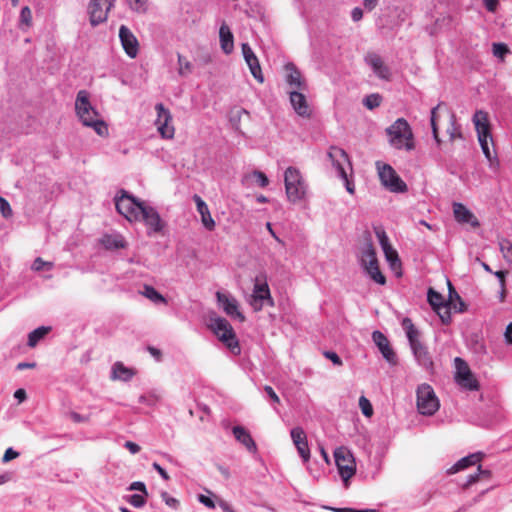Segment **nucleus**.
<instances>
[{"label": "nucleus", "instance_id": "1", "mask_svg": "<svg viewBox=\"0 0 512 512\" xmlns=\"http://www.w3.org/2000/svg\"><path fill=\"white\" fill-rule=\"evenodd\" d=\"M115 206L118 213L128 221H143L149 229L148 234L159 233L164 227L160 215L153 207L138 201L126 191H122L121 196L115 199Z\"/></svg>", "mask_w": 512, "mask_h": 512}, {"label": "nucleus", "instance_id": "2", "mask_svg": "<svg viewBox=\"0 0 512 512\" xmlns=\"http://www.w3.org/2000/svg\"><path fill=\"white\" fill-rule=\"evenodd\" d=\"M430 121L433 136L438 145L441 144V139L439 138V131L441 129L445 130L450 142L462 139V132L456 122V116L444 103H439L431 110Z\"/></svg>", "mask_w": 512, "mask_h": 512}, {"label": "nucleus", "instance_id": "3", "mask_svg": "<svg viewBox=\"0 0 512 512\" xmlns=\"http://www.w3.org/2000/svg\"><path fill=\"white\" fill-rule=\"evenodd\" d=\"M75 111L84 126L92 128L101 137L108 136V125L101 119L98 111L92 106L89 100V93L86 90H80L77 93Z\"/></svg>", "mask_w": 512, "mask_h": 512}, {"label": "nucleus", "instance_id": "4", "mask_svg": "<svg viewBox=\"0 0 512 512\" xmlns=\"http://www.w3.org/2000/svg\"><path fill=\"white\" fill-rule=\"evenodd\" d=\"M473 122L475 125V129L477 131L478 141L481 146V149L490 163L491 167H496L499 165V160L496 155H493L488 141L492 142V135L490 131V123L488 119V114L484 111H477L473 116Z\"/></svg>", "mask_w": 512, "mask_h": 512}, {"label": "nucleus", "instance_id": "5", "mask_svg": "<svg viewBox=\"0 0 512 512\" xmlns=\"http://www.w3.org/2000/svg\"><path fill=\"white\" fill-rule=\"evenodd\" d=\"M389 143L396 149L407 151L414 149L413 133L404 118H398L386 129Z\"/></svg>", "mask_w": 512, "mask_h": 512}, {"label": "nucleus", "instance_id": "6", "mask_svg": "<svg viewBox=\"0 0 512 512\" xmlns=\"http://www.w3.org/2000/svg\"><path fill=\"white\" fill-rule=\"evenodd\" d=\"M284 183L287 198L296 203L305 198L307 186L301 172L295 167H288L284 173Z\"/></svg>", "mask_w": 512, "mask_h": 512}, {"label": "nucleus", "instance_id": "7", "mask_svg": "<svg viewBox=\"0 0 512 512\" xmlns=\"http://www.w3.org/2000/svg\"><path fill=\"white\" fill-rule=\"evenodd\" d=\"M210 328L218 339L226 345L231 353L234 355L240 354L241 348L236 338V334L231 324L225 318H212Z\"/></svg>", "mask_w": 512, "mask_h": 512}, {"label": "nucleus", "instance_id": "8", "mask_svg": "<svg viewBox=\"0 0 512 512\" xmlns=\"http://www.w3.org/2000/svg\"><path fill=\"white\" fill-rule=\"evenodd\" d=\"M328 157L332 166L338 171L340 178L344 181L347 192L353 195L355 193V185L349 180L345 170V165L351 168L348 154L342 148L331 146L328 151Z\"/></svg>", "mask_w": 512, "mask_h": 512}, {"label": "nucleus", "instance_id": "9", "mask_svg": "<svg viewBox=\"0 0 512 512\" xmlns=\"http://www.w3.org/2000/svg\"><path fill=\"white\" fill-rule=\"evenodd\" d=\"M376 167L380 182L387 190L393 193H404L408 190L406 183L399 177L391 165L377 162Z\"/></svg>", "mask_w": 512, "mask_h": 512}, {"label": "nucleus", "instance_id": "10", "mask_svg": "<svg viewBox=\"0 0 512 512\" xmlns=\"http://www.w3.org/2000/svg\"><path fill=\"white\" fill-rule=\"evenodd\" d=\"M417 409L425 416L434 415L440 408V402L433 388L428 384H422L417 389Z\"/></svg>", "mask_w": 512, "mask_h": 512}, {"label": "nucleus", "instance_id": "11", "mask_svg": "<svg viewBox=\"0 0 512 512\" xmlns=\"http://www.w3.org/2000/svg\"><path fill=\"white\" fill-rule=\"evenodd\" d=\"M335 463L339 474L347 485L350 478L356 473V463L351 451L346 447H338L334 451Z\"/></svg>", "mask_w": 512, "mask_h": 512}, {"label": "nucleus", "instance_id": "12", "mask_svg": "<svg viewBox=\"0 0 512 512\" xmlns=\"http://www.w3.org/2000/svg\"><path fill=\"white\" fill-rule=\"evenodd\" d=\"M249 303L255 312L261 311L265 304L270 307L275 305L265 279L260 281L259 277H256Z\"/></svg>", "mask_w": 512, "mask_h": 512}, {"label": "nucleus", "instance_id": "13", "mask_svg": "<svg viewBox=\"0 0 512 512\" xmlns=\"http://www.w3.org/2000/svg\"><path fill=\"white\" fill-rule=\"evenodd\" d=\"M455 380L463 388L476 391L479 389V382L471 372L468 364L460 357H456L455 360Z\"/></svg>", "mask_w": 512, "mask_h": 512}, {"label": "nucleus", "instance_id": "14", "mask_svg": "<svg viewBox=\"0 0 512 512\" xmlns=\"http://www.w3.org/2000/svg\"><path fill=\"white\" fill-rule=\"evenodd\" d=\"M113 5L114 0H91L88 6L91 25L97 26L105 22Z\"/></svg>", "mask_w": 512, "mask_h": 512}, {"label": "nucleus", "instance_id": "15", "mask_svg": "<svg viewBox=\"0 0 512 512\" xmlns=\"http://www.w3.org/2000/svg\"><path fill=\"white\" fill-rule=\"evenodd\" d=\"M427 300L433 310L438 314L443 324H449L451 321L450 304L445 302L444 297L433 288H429Z\"/></svg>", "mask_w": 512, "mask_h": 512}, {"label": "nucleus", "instance_id": "16", "mask_svg": "<svg viewBox=\"0 0 512 512\" xmlns=\"http://www.w3.org/2000/svg\"><path fill=\"white\" fill-rule=\"evenodd\" d=\"M157 111L156 125L160 135L166 139H172L174 137L175 128L172 123V115L168 109L164 107L162 103H158L155 106Z\"/></svg>", "mask_w": 512, "mask_h": 512}, {"label": "nucleus", "instance_id": "17", "mask_svg": "<svg viewBox=\"0 0 512 512\" xmlns=\"http://www.w3.org/2000/svg\"><path fill=\"white\" fill-rule=\"evenodd\" d=\"M119 38L125 53L130 58H136L139 52V42L131 30L122 25L119 29Z\"/></svg>", "mask_w": 512, "mask_h": 512}, {"label": "nucleus", "instance_id": "18", "mask_svg": "<svg viewBox=\"0 0 512 512\" xmlns=\"http://www.w3.org/2000/svg\"><path fill=\"white\" fill-rule=\"evenodd\" d=\"M372 339L385 360L391 365H396L397 356L387 337L381 331L377 330L372 333Z\"/></svg>", "mask_w": 512, "mask_h": 512}, {"label": "nucleus", "instance_id": "19", "mask_svg": "<svg viewBox=\"0 0 512 512\" xmlns=\"http://www.w3.org/2000/svg\"><path fill=\"white\" fill-rule=\"evenodd\" d=\"M216 297L223 311L228 316L235 317L239 319L240 322L245 321V316L239 311L238 301L234 297L222 292H217Z\"/></svg>", "mask_w": 512, "mask_h": 512}, {"label": "nucleus", "instance_id": "20", "mask_svg": "<svg viewBox=\"0 0 512 512\" xmlns=\"http://www.w3.org/2000/svg\"><path fill=\"white\" fill-rule=\"evenodd\" d=\"M242 53L244 56V59L249 66L250 72L253 75V77L259 82H264V76L261 70V66L259 63V60L257 56L254 54L253 50L247 43L242 44Z\"/></svg>", "mask_w": 512, "mask_h": 512}, {"label": "nucleus", "instance_id": "21", "mask_svg": "<svg viewBox=\"0 0 512 512\" xmlns=\"http://www.w3.org/2000/svg\"><path fill=\"white\" fill-rule=\"evenodd\" d=\"M453 214L455 220L460 224H469L472 228H478L480 222L477 217L463 204H453Z\"/></svg>", "mask_w": 512, "mask_h": 512}, {"label": "nucleus", "instance_id": "22", "mask_svg": "<svg viewBox=\"0 0 512 512\" xmlns=\"http://www.w3.org/2000/svg\"><path fill=\"white\" fill-rule=\"evenodd\" d=\"M290 102L293 109L299 116L305 118H309L311 116V109L302 91L292 90L290 92Z\"/></svg>", "mask_w": 512, "mask_h": 512}, {"label": "nucleus", "instance_id": "23", "mask_svg": "<svg viewBox=\"0 0 512 512\" xmlns=\"http://www.w3.org/2000/svg\"><path fill=\"white\" fill-rule=\"evenodd\" d=\"M286 70V82L293 88V90L305 91L307 85L303 79L301 72L293 63L285 65Z\"/></svg>", "mask_w": 512, "mask_h": 512}, {"label": "nucleus", "instance_id": "24", "mask_svg": "<svg viewBox=\"0 0 512 512\" xmlns=\"http://www.w3.org/2000/svg\"><path fill=\"white\" fill-rule=\"evenodd\" d=\"M193 200L196 204L197 211L201 216L202 225L208 230L213 231L215 229L216 223L211 216L208 205L205 201L197 194L193 196Z\"/></svg>", "mask_w": 512, "mask_h": 512}, {"label": "nucleus", "instance_id": "25", "mask_svg": "<svg viewBox=\"0 0 512 512\" xmlns=\"http://www.w3.org/2000/svg\"><path fill=\"white\" fill-rule=\"evenodd\" d=\"M365 61L372 67L374 73L382 78L389 79L390 71L389 68L385 65L382 58L376 53H369L365 57Z\"/></svg>", "mask_w": 512, "mask_h": 512}, {"label": "nucleus", "instance_id": "26", "mask_svg": "<svg viewBox=\"0 0 512 512\" xmlns=\"http://www.w3.org/2000/svg\"><path fill=\"white\" fill-rule=\"evenodd\" d=\"M233 435L248 451L255 453L257 446L250 433L242 426L233 427Z\"/></svg>", "mask_w": 512, "mask_h": 512}, {"label": "nucleus", "instance_id": "27", "mask_svg": "<svg viewBox=\"0 0 512 512\" xmlns=\"http://www.w3.org/2000/svg\"><path fill=\"white\" fill-rule=\"evenodd\" d=\"M483 458V454L481 452L470 454L459 461H457L449 470V474L457 473L461 470H464L472 465L478 464L481 462Z\"/></svg>", "mask_w": 512, "mask_h": 512}, {"label": "nucleus", "instance_id": "28", "mask_svg": "<svg viewBox=\"0 0 512 512\" xmlns=\"http://www.w3.org/2000/svg\"><path fill=\"white\" fill-rule=\"evenodd\" d=\"M221 49L225 54H230L234 49V37L226 23H223L219 29Z\"/></svg>", "mask_w": 512, "mask_h": 512}, {"label": "nucleus", "instance_id": "29", "mask_svg": "<svg viewBox=\"0 0 512 512\" xmlns=\"http://www.w3.org/2000/svg\"><path fill=\"white\" fill-rule=\"evenodd\" d=\"M361 263L364 268H368L375 264H378L376 251L370 238H368L364 244L361 253Z\"/></svg>", "mask_w": 512, "mask_h": 512}, {"label": "nucleus", "instance_id": "30", "mask_svg": "<svg viewBox=\"0 0 512 512\" xmlns=\"http://www.w3.org/2000/svg\"><path fill=\"white\" fill-rule=\"evenodd\" d=\"M411 349L417 361L422 366L429 368L433 365V361L429 355L427 348L421 342L412 345Z\"/></svg>", "mask_w": 512, "mask_h": 512}, {"label": "nucleus", "instance_id": "31", "mask_svg": "<svg viewBox=\"0 0 512 512\" xmlns=\"http://www.w3.org/2000/svg\"><path fill=\"white\" fill-rule=\"evenodd\" d=\"M101 244L108 250L126 248L127 243L119 234H106L101 238Z\"/></svg>", "mask_w": 512, "mask_h": 512}, {"label": "nucleus", "instance_id": "32", "mask_svg": "<svg viewBox=\"0 0 512 512\" xmlns=\"http://www.w3.org/2000/svg\"><path fill=\"white\" fill-rule=\"evenodd\" d=\"M402 327L406 332L410 346L415 345L416 343L420 342V332L414 326V324L410 318L406 317L402 320Z\"/></svg>", "mask_w": 512, "mask_h": 512}, {"label": "nucleus", "instance_id": "33", "mask_svg": "<svg viewBox=\"0 0 512 512\" xmlns=\"http://www.w3.org/2000/svg\"><path fill=\"white\" fill-rule=\"evenodd\" d=\"M490 478L491 472L489 470L482 469L481 465H479L477 473L469 475L466 482L462 484V488L468 489L471 485L479 482L480 480H489Z\"/></svg>", "mask_w": 512, "mask_h": 512}, {"label": "nucleus", "instance_id": "34", "mask_svg": "<svg viewBox=\"0 0 512 512\" xmlns=\"http://www.w3.org/2000/svg\"><path fill=\"white\" fill-rule=\"evenodd\" d=\"M51 330V327L41 326L28 335V346L35 347Z\"/></svg>", "mask_w": 512, "mask_h": 512}, {"label": "nucleus", "instance_id": "35", "mask_svg": "<svg viewBox=\"0 0 512 512\" xmlns=\"http://www.w3.org/2000/svg\"><path fill=\"white\" fill-rule=\"evenodd\" d=\"M113 375L116 379L128 381L133 377L134 372L132 369L125 367L122 363L117 362L113 367Z\"/></svg>", "mask_w": 512, "mask_h": 512}, {"label": "nucleus", "instance_id": "36", "mask_svg": "<svg viewBox=\"0 0 512 512\" xmlns=\"http://www.w3.org/2000/svg\"><path fill=\"white\" fill-rule=\"evenodd\" d=\"M385 255L386 260L390 263L392 269L399 268L401 266V261L399 259L398 253L392 246H388L382 249Z\"/></svg>", "mask_w": 512, "mask_h": 512}, {"label": "nucleus", "instance_id": "37", "mask_svg": "<svg viewBox=\"0 0 512 512\" xmlns=\"http://www.w3.org/2000/svg\"><path fill=\"white\" fill-rule=\"evenodd\" d=\"M364 269L370 278L377 284L384 285L386 283V277L381 272L379 263Z\"/></svg>", "mask_w": 512, "mask_h": 512}, {"label": "nucleus", "instance_id": "38", "mask_svg": "<svg viewBox=\"0 0 512 512\" xmlns=\"http://www.w3.org/2000/svg\"><path fill=\"white\" fill-rule=\"evenodd\" d=\"M142 294L154 303H166L165 298L152 286L145 285Z\"/></svg>", "mask_w": 512, "mask_h": 512}, {"label": "nucleus", "instance_id": "39", "mask_svg": "<svg viewBox=\"0 0 512 512\" xmlns=\"http://www.w3.org/2000/svg\"><path fill=\"white\" fill-rule=\"evenodd\" d=\"M500 251L510 267H512V243L507 239L499 242Z\"/></svg>", "mask_w": 512, "mask_h": 512}, {"label": "nucleus", "instance_id": "40", "mask_svg": "<svg viewBox=\"0 0 512 512\" xmlns=\"http://www.w3.org/2000/svg\"><path fill=\"white\" fill-rule=\"evenodd\" d=\"M448 288H449V303L452 304L454 302V300H459V307H457V305L454 304V309L458 310L459 312H464L466 310V305L463 302V300L461 299V297L459 296V294L456 292V290L454 289L453 285L451 284V282L449 280H448Z\"/></svg>", "mask_w": 512, "mask_h": 512}, {"label": "nucleus", "instance_id": "41", "mask_svg": "<svg viewBox=\"0 0 512 512\" xmlns=\"http://www.w3.org/2000/svg\"><path fill=\"white\" fill-rule=\"evenodd\" d=\"M178 73L180 76H188L192 72V63L178 53Z\"/></svg>", "mask_w": 512, "mask_h": 512}, {"label": "nucleus", "instance_id": "42", "mask_svg": "<svg viewBox=\"0 0 512 512\" xmlns=\"http://www.w3.org/2000/svg\"><path fill=\"white\" fill-rule=\"evenodd\" d=\"M247 179H253L254 182L260 187H266L269 184V179L262 171H253L246 176Z\"/></svg>", "mask_w": 512, "mask_h": 512}, {"label": "nucleus", "instance_id": "43", "mask_svg": "<svg viewBox=\"0 0 512 512\" xmlns=\"http://www.w3.org/2000/svg\"><path fill=\"white\" fill-rule=\"evenodd\" d=\"M382 97L379 94H370L364 99V105L366 108L372 110L380 106Z\"/></svg>", "mask_w": 512, "mask_h": 512}, {"label": "nucleus", "instance_id": "44", "mask_svg": "<svg viewBox=\"0 0 512 512\" xmlns=\"http://www.w3.org/2000/svg\"><path fill=\"white\" fill-rule=\"evenodd\" d=\"M359 407L364 416L371 417L373 415L372 404L365 396L359 398Z\"/></svg>", "mask_w": 512, "mask_h": 512}, {"label": "nucleus", "instance_id": "45", "mask_svg": "<svg viewBox=\"0 0 512 512\" xmlns=\"http://www.w3.org/2000/svg\"><path fill=\"white\" fill-rule=\"evenodd\" d=\"M291 438L294 445L307 441L306 434L301 427H295L291 430Z\"/></svg>", "mask_w": 512, "mask_h": 512}, {"label": "nucleus", "instance_id": "46", "mask_svg": "<svg viewBox=\"0 0 512 512\" xmlns=\"http://www.w3.org/2000/svg\"><path fill=\"white\" fill-rule=\"evenodd\" d=\"M52 268H53L52 262L44 261L40 257L36 258L32 264V269L34 271H41L43 269L51 270Z\"/></svg>", "mask_w": 512, "mask_h": 512}, {"label": "nucleus", "instance_id": "47", "mask_svg": "<svg viewBox=\"0 0 512 512\" xmlns=\"http://www.w3.org/2000/svg\"><path fill=\"white\" fill-rule=\"evenodd\" d=\"M20 22L27 27H30L32 24V12L28 6H25L21 9L20 13Z\"/></svg>", "mask_w": 512, "mask_h": 512}, {"label": "nucleus", "instance_id": "48", "mask_svg": "<svg viewBox=\"0 0 512 512\" xmlns=\"http://www.w3.org/2000/svg\"><path fill=\"white\" fill-rule=\"evenodd\" d=\"M508 52H509V49L506 44H504V43H494L493 44L494 56L503 59Z\"/></svg>", "mask_w": 512, "mask_h": 512}, {"label": "nucleus", "instance_id": "49", "mask_svg": "<svg viewBox=\"0 0 512 512\" xmlns=\"http://www.w3.org/2000/svg\"><path fill=\"white\" fill-rule=\"evenodd\" d=\"M295 446H296V448L298 450V453L302 457L303 461L304 462H308L309 459H310V449H309V446H308V442L305 441V442H302V443L297 444Z\"/></svg>", "mask_w": 512, "mask_h": 512}, {"label": "nucleus", "instance_id": "50", "mask_svg": "<svg viewBox=\"0 0 512 512\" xmlns=\"http://www.w3.org/2000/svg\"><path fill=\"white\" fill-rule=\"evenodd\" d=\"M375 234L379 240V243H380L382 249L385 247L391 246V244L389 243V238H388L386 232L382 228H376Z\"/></svg>", "mask_w": 512, "mask_h": 512}, {"label": "nucleus", "instance_id": "51", "mask_svg": "<svg viewBox=\"0 0 512 512\" xmlns=\"http://www.w3.org/2000/svg\"><path fill=\"white\" fill-rule=\"evenodd\" d=\"M0 212L2 216L5 218H9L12 216V209L10 207V204L2 196H0Z\"/></svg>", "mask_w": 512, "mask_h": 512}, {"label": "nucleus", "instance_id": "52", "mask_svg": "<svg viewBox=\"0 0 512 512\" xmlns=\"http://www.w3.org/2000/svg\"><path fill=\"white\" fill-rule=\"evenodd\" d=\"M131 9L137 12H144L146 10V0H126Z\"/></svg>", "mask_w": 512, "mask_h": 512}, {"label": "nucleus", "instance_id": "53", "mask_svg": "<svg viewBox=\"0 0 512 512\" xmlns=\"http://www.w3.org/2000/svg\"><path fill=\"white\" fill-rule=\"evenodd\" d=\"M128 502L136 507V508H140L142 506L145 505L146 501H145V497L143 495H139V494H133L129 497L128 499Z\"/></svg>", "mask_w": 512, "mask_h": 512}, {"label": "nucleus", "instance_id": "54", "mask_svg": "<svg viewBox=\"0 0 512 512\" xmlns=\"http://www.w3.org/2000/svg\"><path fill=\"white\" fill-rule=\"evenodd\" d=\"M162 499L165 501V503L172 507L177 508L179 505V501L173 497H171L167 492L162 493Z\"/></svg>", "mask_w": 512, "mask_h": 512}, {"label": "nucleus", "instance_id": "55", "mask_svg": "<svg viewBox=\"0 0 512 512\" xmlns=\"http://www.w3.org/2000/svg\"><path fill=\"white\" fill-rule=\"evenodd\" d=\"M324 356L327 359L331 360L335 365H337V366H341L342 365L341 358L335 352L325 351L324 352Z\"/></svg>", "mask_w": 512, "mask_h": 512}, {"label": "nucleus", "instance_id": "56", "mask_svg": "<svg viewBox=\"0 0 512 512\" xmlns=\"http://www.w3.org/2000/svg\"><path fill=\"white\" fill-rule=\"evenodd\" d=\"M19 456V453L13 450L12 448H8L2 458L4 463L9 462Z\"/></svg>", "mask_w": 512, "mask_h": 512}, {"label": "nucleus", "instance_id": "57", "mask_svg": "<svg viewBox=\"0 0 512 512\" xmlns=\"http://www.w3.org/2000/svg\"><path fill=\"white\" fill-rule=\"evenodd\" d=\"M129 490H137V491L142 492L145 496L148 495V492H147L145 484L143 482H140V481L133 482L130 485Z\"/></svg>", "mask_w": 512, "mask_h": 512}, {"label": "nucleus", "instance_id": "58", "mask_svg": "<svg viewBox=\"0 0 512 512\" xmlns=\"http://www.w3.org/2000/svg\"><path fill=\"white\" fill-rule=\"evenodd\" d=\"M264 390L274 403L280 404V398L278 397V395L276 394V392L273 390V388L271 386L266 385L264 387Z\"/></svg>", "mask_w": 512, "mask_h": 512}, {"label": "nucleus", "instance_id": "59", "mask_svg": "<svg viewBox=\"0 0 512 512\" xmlns=\"http://www.w3.org/2000/svg\"><path fill=\"white\" fill-rule=\"evenodd\" d=\"M125 448H127L132 454L138 453L141 448L138 444L132 442V441H126L124 444Z\"/></svg>", "mask_w": 512, "mask_h": 512}, {"label": "nucleus", "instance_id": "60", "mask_svg": "<svg viewBox=\"0 0 512 512\" xmlns=\"http://www.w3.org/2000/svg\"><path fill=\"white\" fill-rule=\"evenodd\" d=\"M70 419L75 422V423H81V422H86L88 421V418L85 417V416H82L81 414L77 413V412H71L70 413Z\"/></svg>", "mask_w": 512, "mask_h": 512}, {"label": "nucleus", "instance_id": "61", "mask_svg": "<svg viewBox=\"0 0 512 512\" xmlns=\"http://www.w3.org/2000/svg\"><path fill=\"white\" fill-rule=\"evenodd\" d=\"M199 501L202 504H204L205 506H207L208 508H214L215 507L214 501L211 498H209L208 496L199 495Z\"/></svg>", "mask_w": 512, "mask_h": 512}, {"label": "nucleus", "instance_id": "62", "mask_svg": "<svg viewBox=\"0 0 512 512\" xmlns=\"http://www.w3.org/2000/svg\"><path fill=\"white\" fill-rule=\"evenodd\" d=\"M148 352L157 360L160 361L162 358V352L153 346L147 347Z\"/></svg>", "mask_w": 512, "mask_h": 512}, {"label": "nucleus", "instance_id": "63", "mask_svg": "<svg viewBox=\"0 0 512 512\" xmlns=\"http://www.w3.org/2000/svg\"><path fill=\"white\" fill-rule=\"evenodd\" d=\"M485 7L488 11L494 12L498 6V0H483Z\"/></svg>", "mask_w": 512, "mask_h": 512}, {"label": "nucleus", "instance_id": "64", "mask_svg": "<svg viewBox=\"0 0 512 512\" xmlns=\"http://www.w3.org/2000/svg\"><path fill=\"white\" fill-rule=\"evenodd\" d=\"M333 510L336 512H376L374 509L355 510L352 508H338Z\"/></svg>", "mask_w": 512, "mask_h": 512}]
</instances>
